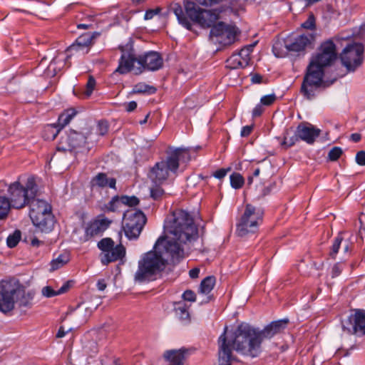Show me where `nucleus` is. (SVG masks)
<instances>
[{
    "label": "nucleus",
    "mask_w": 365,
    "mask_h": 365,
    "mask_svg": "<svg viewBox=\"0 0 365 365\" xmlns=\"http://www.w3.org/2000/svg\"><path fill=\"white\" fill-rule=\"evenodd\" d=\"M288 322L287 319L274 321L262 329L241 322L230 333H227L226 326L217 340L219 364L232 365V361H237V357L233 354V350L245 357H259L263 351V341L282 332Z\"/></svg>",
    "instance_id": "1"
},
{
    "label": "nucleus",
    "mask_w": 365,
    "mask_h": 365,
    "mask_svg": "<svg viewBox=\"0 0 365 365\" xmlns=\"http://www.w3.org/2000/svg\"><path fill=\"white\" fill-rule=\"evenodd\" d=\"M338 59L336 46L331 39L322 42L317 53L310 59L303 78L300 93L307 100L312 101L316 97V91L326 88L333 84L336 78L324 81L325 69L332 66Z\"/></svg>",
    "instance_id": "2"
},
{
    "label": "nucleus",
    "mask_w": 365,
    "mask_h": 365,
    "mask_svg": "<svg viewBox=\"0 0 365 365\" xmlns=\"http://www.w3.org/2000/svg\"><path fill=\"white\" fill-rule=\"evenodd\" d=\"M168 232L170 236L158 238L154 248L163 245L165 253L169 255L171 260L178 261L184 257L182 244L197 239V227L187 212L179 210L173 212V220L168 227Z\"/></svg>",
    "instance_id": "3"
},
{
    "label": "nucleus",
    "mask_w": 365,
    "mask_h": 365,
    "mask_svg": "<svg viewBox=\"0 0 365 365\" xmlns=\"http://www.w3.org/2000/svg\"><path fill=\"white\" fill-rule=\"evenodd\" d=\"M174 14L179 24L188 31H192V24L202 28H209L219 19V13L213 10L201 9L197 2L184 1V9L178 3H172L168 14Z\"/></svg>",
    "instance_id": "4"
},
{
    "label": "nucleus",
    "mask_w": 365,
    "mask_h": 365,
    "mask_svg": "<svg viewBox=\"0 0 365 365\" xmlns=\"http://www.w3.org/2000/svg\"><path fill=\"white\" fill-rule=\"evenodd\" d=\"M190 160L189 149L178 148L169 153L165 160L155 164L151 170L150 178L155 184H162L165 181L169 173H177L180 163H187Z\"/></svg>",
    "instance_id": "5"
},
{
    "label": "nucleus",
    "mask_w": 365,
    "mask_h": 365,
    "mask_svg": "<svg viewBox=\"0 0 365 365\" xmlns=\"http://www.w3.org/2000/svg\"><path fill=\"white\" fill-rule=\"evenodd\" d=\"M27 206L29 207V217L34 225L41 232H51L55 223L51 205L44 200L34 197Z\"/></svg>",
    "instance_id": "6"
},
{
    "label": "nucleus",
    "mask_w": 365,
    "mask_h": 365,
    "mask_svg": "<svg viewBox=\"0 0 365 365\" xmlns=\"http://www.w3.org/2000/svg\"><path fill=\"white\" fill-rule=\"evenodd\" d=\"M165 264L166 261L160 252L149 251L146 252L138 261L135 280L143 282L154 279V277L165 269Z\"/></svg>",
    "instance_id": "7"
},
{
    "label": "nucleus",
    "mask_w": 365,
    "mask_h": 365,
    "mask_svg": "<svg viewBox=\"0 0 365 365\" xmlns=\"http://www.w3.org/2000/svg\"><path fill=\"white\" fill-rule=\"evenodd\" d=\"M38 191L34 177H29L25 186L19 181L11 182L7 188V198L13 208L20 210L26 207L34 197H36Z\"/></svg>",
    "instance_id": "8"
},
{
    "label": "nucleus",
    "mask_w": 365,
    "mask_h": 365,
    "mask_svg": "<svg viewBox=\"0 0 365 365\" xmlns=\"http://www.w3.org/2000/svg\"><path fill=\"white\" fill-rule=\"evenodd\" d=\"M264 212L261 208L247 204L243 214L237 224L236 232L240 237L255 233L262 222Z\"/></svg>",
    "instance_id": "9"
},
{
    "label": "nucleus",
    "mask_w": 365,
    "mask_h": 365,
    "mask_svg": "<svg viewBox=\"0 0 365 365\" xmlns=\"http://www.w3.org/2000/svg\"><path fill=\"white\" fill-rule=\"evenodd\" d=\"M147 218L140 210L127 211L123 215V228L129 240H136L141 233Z\"/></svg>",
    "instance_id": "10"
},
{
    "label": "nucleus",
    "mask_w": 365,
    "mask_h": 365,
    "mask_svg": "<svg viewBox=\"0 0 365 365\" xmlns=\"http://www.w3.org/2000/svg\"><path fill=\"white\" fill-rule=\"evenodd\" d=\"M364 46L359 43L348 44L340 54L342 65L346 72H354L364 61Z\"/></svg>",
    "instance_id": "11"
},
{
    "label": "nucleus",
    "mask_w": 365,
    "mask_h": 365,
    "mask_svg": "<svg viewBox=\"0 0 365 365\" xmlns=\"http://www.w3.org/2000/svg\"><path fill=\"white\" fill-rule=\"evenodd\" d=\"M342 330L349 334L357 336L365 335V312L363 309H355L346 319L341 321Z\"/></svg>",
    "instance_id": "12"
},
{
    "label": "nucleus",
    "mask_w": 365,
    "mask_h": 365,
    "mask_svg": "<svg viewBox=\"0 0 365 365\" xmlns=\"http://www.w3.org/2000/svg\"><path fill=\"white\" fill-rule=\"evenodd\" d=\"M121 56L118 61V66L115 72L120 74H126L134 69V63H138V56L136 54L133 46L130 43L119 47Z\"/></svg>",
    "instance_id": "13"
},
{
    "label": "nucleus",
    "mask_w": 365,
    "mask_h": 365,
    "mask_svg": "<svg viewBox=\"0 0 365 365\" xmlns=\"http://www.w3.org/2000/svg\"><path fill=\"white\" fill-rule=\"evenodd\" d=\"M86 143V138L83 133L70 130L68 133H66L65 135L61 137L57 150L72 152L78 148L83 147Z\"/></svg>",
    "instance_id": "14"
},
{
    "label": "nucleus",
    "mask_w": 365,
    "mask_h": 365,
    "mask_svg": "<svg viewBox=\"0 0 365 365\" xmlns=\"http://www.w3.org/2000/svg\"><path fill=\"white\" fill-rule=\"evenodd\" d=\"M15 284L2 281L0 286V311L4 314L10 312L15 307Z\"/></svg>",
    "instance_id": "15"
},
{
    "label": "nucleus",
    "mask_w": 365,
    "mask_h": 365,
    "mask_svg": "<svg viewBox=\"0 0 365 365\" xmlns=\"http://www.w3.org/2000/svg\"><path fill=\"white\" fill-rule=\"evenodd\" d=\"M138 65L136 74L141 73L143 70L155 71L163 67V59L158 52L150 51L138 56Z\"/></svg>",
    "instance_id": "16"
},
{
    "label": "nucleus",
    "mask_w": 365,
    "mask_h": 365,
    "mask_svg": "<svg viewBox=\"0 0 365 365\" xmlns=\"http://www.w3.org/2000/svg\"><path fill=\"white\" fill-rule=\"evenodd\" d=\"M314 37L312 34L299 35L294 38L287 39L284 42V46L287 51L297 53L298 56L304 54L306 48L309 46Z\"/></svg>",
    "instance_id": "17"
},
{
    "label": "nucleus",
    "mask_w": 365,
    "mask_h": 365,
    "mask_svg": "<svg viewBox=\"0 0 365 365\" xmlns=\"http://www.w3.org/2000/svg\"><path fill=\"white\" fill-rule=\"evenodd\" d=\"M92 36L89 34H85L76 38L66 51V60L75 54L85 55L90 51V46L92 42Z\"/></svg>",
    "instance_id": "18"
},
{
    "label": "nucleus",
    "mask_w": 365,
    "mask_h": 365,
    "mask_svg": "<svg viewBox=\"0 0 365 365\" xmlns=\"http://www.w3.org/2000/svg\"><path fill=\"white\" fill-rule=\"evenodd\" d=\"M297 130L299 140L309 145H312L321 134V130L319 128L314 127L307 122L300 123L297 125Z\"/></svg>",
    "instance_id": "19"
},
{
    "label": "nucleus",
    "mask_w": 365,
    "mask_h": 365,
    "mask_svg": "<svg viewBox=\"0 0 365 365\" xmlns=\"http://www.w3.org/2000/svg\"><path fill=\"white\" fill-rule=\"evenodd\" d=\"M76 114V112L75 110H67L58 116L57 125L53 124L47 127L46 131L50 132L52 134V137L51 138L52 140L56 138L60 130L71 122Z\"/></svg>",
    "instance_id": "20"
},
{
    "label": "nucleus",
    "mask_w": 365,
    "mask_h": 365,
    "mask_svg": "<svg viewBox=\"0 0 365 365\" xmlns=\"http://www.w3.org/2000/svg\"><path fill=\"white\" fill-rule=\"evenodd\" d=\"M125 248L122 244L117 245L108 252L101 254V262L103 265H107L110 262L122 259L125 257Z\"/></svg>",
    "instance_id": "21"
},
{
    "label": "nucleus",
    "mask_w": 365,
    "mask_h": 365,
    "mask_svg": "<svg viewBox=\"0 0 365 365\" xmlns=\"http://www.w3.org/2000/svg\"><path fill=\"white\" fill-rule=\"evenodd\" d=\"M15 293V304H17L20 308L29 309L32 307L34 297V292H26L24 289L16 284Z\"/></svg>",
    "instance_id": "22"
},
{
    "label": "nucleus",
    "mask_w": 365,
    "mask_h": 365,
    "mask_svg": "<svg viewBox=\"0 0 365 365\" xmlns=\"http://www.w3.org/2000/svg\"><path fill=\"white\" fill-rule=\"evenodd\" d=\"M111 221L107 218L98 219L91 222L86 228V237H94L101 235L108 228Z\"/></svg>",
    "instance_id": "23"
},
{
    "label": "nucleus",
    "mask_w": 365,
    "mask_h": 365,
    "mask_svg": "<svg viewBox=\"0 0 365 365\" xmlns=\"http://www.w3.org/2000/svg\"><path fill=\"white\" fill-rule=\"evenodd\" d=\"M90 184L92 189L95 187L105 188L107 187L115 190L116 189L115 178H108L107 174L105 173H98L93 177L91 180Z\"/></svg>",
    "instance_id": "24"
},
{
    "label": "nucleus",
    "mask_w": 365,
    "mask_h": 365,
    "mask_svg": "<svg viewBox=\"0 0 365 365\" xmlns=\"http://www.w3.org/2000/svg\"><path fill=\"white\" fill-rule=\"evenodd\" d=\"M189 307L184 302L174 303V312L175 317L182 324H188L191 321L189 312Z\"/></svg>",
    "instance_id": "25"
},
{
    "label": "nucleus",
    "mask_w": 365,
    "mask_h": 365,
    "mask_svg": "<svg viewBox=\"0 0 365 365\" xmlns=\"http://www.w3.org/2000/svg\"><path fill=\"white\" fill-rule=\"evenodd\" d=\"M186 351L185 349L168 350L163 356L170 362V365H183Z\"/></svg>",
    "instance_id": "26"
},
{
    "label": "nucleus",
    "mask_w": 365,
    "mask_h": 365,
    "mask_svg": "<svg viewBox=\"0 0 365 365\" xmlns=\"http://www.w3.org/2000/svg\"><path fill=\"white\" fill-rule=\"evenodd\" d=\"M343 242V250L344 253L349 252L353 247V243L349 240L344 241L343 237L341 234H339L335 238L331 245L329 255L331 258L335 259L336 254L339 252V250L341 243Z\"/></svg>",
    "instance_id": "27"
},
{
    "label": "nucleus",
    "mask_w": 365,
    "mask_h": 365,
    "mask_svg": "<svg viewBox=\"0 0 365 365\" xmlns=\"http://www.w3.org/2000/svg\"><path fill=\"white\" fill-rule=\"evenodd\" d=\"M282 145L286 148H291L299 140L297 135V130H294L292 128L286 129L284 132Z\"/></svg>",
    "instance_id": "28"
},
{
    "label": "nucleus",
    "mask_w": 365,
    "mask_h": 365,
    "mask_svg": "<svg viewBox=\"0 0 365 365\" xmlns=\"http://www.w3.org/2000/svg\"><path fill=\"white\" fill-rule=\"evenodd\" d=\"M236 35L237 28L233 26L227 25L225 30H224L222 38L218 39V41L224 46L230 45L235 41Z\"/></svg>",
    "instance_id": "29"
},
{
    "label": "nucleus",
    "mask_w": 365,
    "mask_h": 365,
    "mask_svg": "<svg viewBox=\"0 0 365 365\" xmlns=\"http://www.w3.org/2000/svg\"><path fill=\"white\" fill-rule=\"evenodd\" d=\"M156 91L157 88L155 86L148 85L144 82H140L133 86L131 93L151 95L155 93Z\"/></svg>",
    "instance_id": "30"
},
{
    "label": "nucleus",
    "mask_w": 365,
    "mask_h": 365,
    "mask_svg": "<svg viewBox=\"0 0 365 365\" xmlns=\"http://www.w3.org/2000/svg\"><path fill=\"white\" fill-rule=\"evenodd\" d=\"M215 284V277L214 276H208L204 278L199 287V291L202 294H209Z\"/></svg>",
    "instance_id": "31"
},
{
    "label": "nucleus",
    "mask_w": 365,
    "mask_h": 365,
    "mask_svg": "<svg viewBox=\"0 0 365 365\" xmlns=\"http://www.w3.org/2000/svg\"><path fill=\"white\" fill-rule=\"evenodd\" d=\"M12 205L6 196H0V220L7 219Z\"/></svg>",
    "instance_id": "32"
},
{
    "label": "nucleus",
    "mask_w": 365,
    "mask_h": 365,
    "mask_svg": "<svg viewBox=\"0 0 365 365\" xmlns=\"http://www.w3.org/2000/svg\"><path fill=\"white\" fill-rule=\"evenodd\" d=\"M226 66L230 69H237L245 68L246 62L242 61L236 53L232 54L226 61Z\"/></svg>",
    "instance_id": "33"
},
{
    "label": "nucleus",
    "mask_w": 365,
    "mask_h": 365,
    "mask_svg": "<svg viewBox=\"0 0 365 365\" xmlns=\"http://www.w3.org/2000/svg\"><path fill=\"white\" fill-rule=\"evenodd\" d=\"M255 46V43L250 44L242 48L237 53V56H239L240 58L242 60V61L246 62V66L249 65L250 61V54L253 51Z\"/></svg>",
    "instance_id": "34"
},
{
    "label": "nucleus",
    "mask_w": 365,
    "mask_h": 365,
    "mask_svg": "<svg viewBox=\"0 0 365 365\" xmlns=\"http://www.w3.org/2000/svg\"><path fill=\"white\" fill-rule=\"evenodd\" d=\"M216 22L217 21L210 27L211 28L210 36L218 37L220 39L227 25L222 21L217 24Z\"/></svg>",
    "instance_id": "35"
},
{
    "label": "nucleus",
    "mask_w": 365,
    "mask_h": 365,
    "mask_svg": "<svg viewBox=\"0 0 365 365\" xmlns=\"http://www.w3.org/2000/svg\"><path fill=\"white\" fill-rule=\"evenodd\" d=\"M230 180L231 187L236 190L241 188L245 183L244 178L238 173H233L231 174L230 176Z\"/></svg>",
    "instance_id": "36"
},
{
    "label": "nucleus",
    "mask_w": 365,
    "mask_h": 365,
    "mask_svg": "<svg viewBox=\"0 0 365 365\" xmlns=\"http://www.w3.org/2000/svg\"><path fill=\"white\" fill-rule=\"evenodd\" d=\"M101 346L102 344L99 345L95 340L89 341L84 347L85 351L89 354L91 357H93L98 353L99 348Z\"/></svg>",
    "instance_id": "37"
},
{
    "label": "nucleus",
    "mask_w": 365,
    "mask_h": 365,
    "mask_svg": "<svg viewBox=\"0 0 365 365\" xmlns=\"http://www.w3.org/2000/svg\"><path fill=\"white\" fill-rule=\"evenodd\" d=\"M21 237L20 230H15L11 235H9L6 239L7 246L10 248L15 247L19 242Z\"/></svg>",
    "instance_id": "38"
},
{
    "label": "nucleus",
    "mask_w": 365,
    "mask_h": 365,
    "mask_svg": "<svg viewBox=\"0 0 365 365\" xmlns=\"http://www.w3.org/2000/svg\"><path fill=\"white\" fill-rule=\"evenodd\" d=\"M97 246L98 248L102 251V253H105L115 246V243L111 238L106 237L101 240L98 242Z\"/></svg>",
    "instance_id": "39"
},
{
    "label": "nucleus",
    "mask_w": 365,
    "mask_h": 365,
    "mask_svg": "<svg viewBox=\"0 0 365 365\" xmlns=\"http://www.w3.org/2000/svg\"><path fill=\"white\" fill-rule=\"evenodd\" d=\"M68 261V259L66 256L63 255H60L56 259H53L51 262V270L54 271L56 270L64 264H66Z\"/></svg>",
    "instance_id": "40"
},
{
    "label": "nucleus",
    "mask_w": 365,
    "mask_h": 365,
    "mask_svg": "<svg viewBox=\"0 0 365 365\" xmlns=\"http://www.w3.org/2000/svg\"><path fill=\"white\" fill-rule=\"evenodd\" d=\"M64 63V60L60 61L57 58H53L48 66V70L53 73V76H55Z\"/></svg>",
    "instance_id": "41"
},
{
    "label": "nucleus",
    "mask_w": 365,
    "mask_h": 365,
    "mask_svg": "<svg viewBox=\"0 0 365 365\" xmlns=\"http://www.w3.org/2000/svg\"><path fill=\"white\" fill-rule=\"evenodd\" d=\"M121 204L127 205L128 207H135L140 202L139 199L134 195H121L120 196Z\"/></svg>",
    "instance_id": "42"
},
{
    "label": "nucleus",
    "mask_w": 365,
    "mask_h": 365,
    "mask_svg": "<svg viewBox=\"0 0 365 365\" xmlns=\"http://www.w3.org/2000/svg\"><path fill=\"white\" fill-rule=\"evenodd\" d=\"M120 204V197L115 195L108 202L106 208L108 211L115 212L119 208Z\"/></svg>",
    "instance_id": "43"
},
{
    "label": "nucleus",
    "mask_w": 365,
    "mask_h": 365,
    "mask_svg": "<svg viewBox=\"0 0 365 365\" xmlns=\"http://www.w3.org/2000/svg\"><path fill=\"white\" fill-rule=\"evenodd\" d=\"M158 185L159 184H155V185L150 189V197L155 200H160L165 195L164 190Z\"/></svg>",
    "instance_id": "44"
},
{
    "label": "nucleus",
    "mask_w": 365,
    "mask_h": 365,
    "mask_svg": "<svg viewBox=\"0 0 365 365\" xmlns=\"http://www.w3.org/2000/svg\"><path fill=\"white\" fill-rule=\"evenodd\" d=\"M343 153V150L340 147L332 148L328 153V159L330 161L337 160Z\"/></svg>",
    "instance_id": "45"
},
{
    "label": "nucleus",
    "mask_w": 365,
    "mask_h": 365,
    "mask_svg": "<svg viewBox=\"0 0 365 365\" xmlns=\"http://www.w3.org/2000/svg\"><path fill=\"white\" fill-rule=\"evenodd\" d=\"M277 99V96L274 93L269 94L262 96L260 98V103L262 106H269L272 105Z\"/></svg>",
    "instance_id": "46"
},
{
    "label": "nucleus",
    "mask_w": 365,
    "mask_h": 365,
    "mask_svg": "<svg viewBox=\"0 0 365 365\" xmlns=\"http://www.w3.org/2000/svg\"><path fill=\"white\" fill-rule=\"evenodd\" d=\"M302 26L309 30L314 29L316 27L314 16L313 14L309 15L307 19L302 24Z\"/></svg>",
    "instance_id": "47"
},
{
    "label": "nucleus",
    "mask_w": 365,
    "mask_h": 365,
    "mask_svg": "<svg viewBox=\"0 0 365 365\" xmlns=\"http://www.w3.org/2000/svg\"><path fill=\"white\" fill-rule=\"evenodd\" d=\"M41 293L43 296L51 298L55 296L58 295V290H54L50 286H46L42 288Z\"/></svg>",
    "instance_id": "48"
},
{
    "label": "nucleus",
    "mask_w": 365,
    "mask_h": 365,
    "mask_svg": "<svg viewBox=\"0 0 365 365\" xmlns=\"http://www.w3.org/2000/svg\"><path fill=\"white\" fill-rule=\"evenodd\" d=\"M96 86V80L92 76H89L87 83H86V94L87 96L91 95L94 88Z\"/></svg>",
    "instance_id": "49"
},
{
    "label": "nucleus",
    "mask_w": 365,
    "mask_h": 365,
    "mask_svg": "<svg viewBox=\"0 0 365 365\" xmlns=\"http://www.w3.org/2000/svg\"><path fill=\"white\" fill-rule=\"evenodd\" d=\"M182 297L185 301L187 302H195L196 300L195 293L190 289L185 290L183 292Z\"/></svg>",
    "instance_id": "50"
},
{
    "label": "nucleus",
    "mask_w": 365,
    "mask_h": 365,
    "mask_svg": "<svg viewBox=\"0 0 365 365\" xmlns=\"http://www.w3.org/2000/svg\"><path fill=\"white\" fill-rule=\"evenodd\" d=\"M230 170V168H220L217 170H216L213 174L212 176L215 177L217 179L222 180L224 178L227 173Z\"/></svg>",
    "instance_id": "51"
},
{
    "label": "nucleus",
    "mask_w": 365,
    "mask_h": 365,
    "mask_svg": "<svg viewBox=\"0 0 365 365\" xmlns=\"http://www.w3.org/2000/svg\"><path fill=\"white\" fill-rule=\"evenodd\" d=\"M356 162L361 166L365 165V150H360L356 153L355 157Z\"/></svg>",
    "instance_id": "52"
},
{
    "label": "nucleus",
    "mask_w": 365,
    "mask_h": 365,
    "mask_svg": "<svg viewBox=\"0 0 365 365\" xmlns=\"http://www.w3.org/2000/svg\"><path fill=\"white\" fill-rule=\"evenodd\" d=\"M108 130V125L107 122L101 120L98 123V130L100 135H104L107 133Z\"/></svg>",
    "instance_id": "53"
},
{
    "label": "nucleus",
    "mask_w": 365,
    "mask_h": 365,
    "mask_svg": "<svg viewBox=\"0 0 365 365\" xmlns=\"http://www.w3.org/2000/svg\"><path fill=\"white\" fill-rule=\"evenodd\" d=\"M195 1L200 5L205 6H212L213 5L217 4L222 1V0H195Z\"/></svg>",
    "instance_id": "54"
},
{
    "label": "nucleus",
    "mask_w": 365,
    "mask_h": 365,
    "mask_svg": "<svg viewBox=\"0 0 365 365\" xmlns=\"http://www.w3.org/2000/svg\"><path fill=\"white\" fill-rule=\"evenodd\" d=\"M251 76V82L253 84H259L263 82V76L258 73H254L250 74Z\"/></svg>",
    "instance_id": "55"
},
{
    "label": "nucleus",
    "mask_w": 365,
    "mask_h": 365,
    "mask_svg": "<svg viewBox=\"0 0 365 365\" xmlns=\"http://www.w3.org/2000/svg\"><path fill=\"white\" fill-rule=\"evenodd\" d=\"M342 271V266L340 263H336L331 269V277L334 278L338 277Z\"/></svg>",
    "instance_id": "56"
},
{
    "label": "nucleus",
    "mask_w": 365,
    "mask_h": 365,
    "mask_svg": "<svg viewBox=\"0 0 365 365\" xmlns=\"http://www.w3.org/2000/svg\"><path fill=\"white\" fill-rule=\"evenodd\" d=\"M160 11V8H156L155 9H148L145 13L144 19L145 20L151 19L154 17L155 15L158 14Z\"/></svg>",
    "instance_id": "57"
},
{
    "label": "nucleus",
    "mask_w": 365,
    "mask_h": 365,
    "mask_svg": "<svg viewBox=\"0 0 365 365\" xmlns=\"http://www.w3.org/2000/svg\"><path fill=\"white\" fill-rule=\"evenodd\" d=\"M264 112V108L261 103L257 104L252 110V116L254 118L260 116Z\"/></svg>",
    "instance_id": "58"
},
{
    "label": "nucleus",
    "mask_w": 365,
    "mask_h": 365,
    "mask_svg": "<svg viewBox=\"0 0 365 365\" xmlns=\"http://www.w3.org/2000/svg\"><path fill=\"white\" fill-rule=\"evenodd\" d=\"M72 281L66 282L61 288L58 290V295L64 294L68 291L70 287H71Z\"/></svg>",
    "instance_id": "59"
},
{
    "label": "nucleus",
    "mask_w": 365,
    "mask_h": 365,
    "mask_svg": "<svg viewBox=\"0 0 365 365\" xmlns=\"http://www.w3.org/2000/svg\"><path fill=\"white\" fill-rule=\"evenodd\" d=\"M253 129V125H245L242 127L240 135L242 137H247L250 135Z\"/></svg>",
    "instance_id": "60"
},
{
    "label": "nucleus",
    "mask_w": 365,
    "mask_h": 365,
    "mask_svg": "<svg viewBox=\"0 0 365 365\" xmlns=\"http://www.w3.org/2000/svg\"><path fill=\"white\" fill-rule=\"evenodd\" d=\"M200 268L195 267L189 271V276L191 279H196L199 277Z\"/></svg>",
    "instance_id": "61"
},
{
    "label": "nucleus",
    "mask_w": 365,
    "mask_h": 365,
    "mask_svg": "<svg viewBox=\"0 0 365 365\" xmlns=\"http://www.w3.org/2000/svg\"><path fill=\"white\" fill-rule=\"evenodd\" d=\"M137 108V103L134 101H132L130 102H129L127 105H126V107H125V110L128 111V112H132L134 110H135Z\"/></svg>",
    "instance_id": "62"
},
{
    "label": "nucleus",
    "mask_w": 365,
    "mask_h": 365,
    "mask_svg": "<svg viewBox=\"0 0 365 365\" xmlns=\"http://www.w3.org/2000/svg\"><path fill=\"white\" fill-rule=\"evenodd\" d=\"M96 287L99 291H103L107 287L105 279H98L96 284Z\"/></svg>",
    "instance_id": "63"
},
{
    "label": "nucleus",
    "mask_w": 365,
    "mask_h": 365,
    "mask_svg": "<svg viewBox=\"0 0 365 365\" xmlns=\"http://www.w3.org/2000/svg\"><path fill=\"white\" fill-rule=\"evenodd\" d=\"M71 329H69L68 330H65L64 327H60L57 334H56V337L57 338H62L63 337L66 333H68L69 331H71Z\"/></svg>",
    "instance_id": "64"
}]
</instances>
